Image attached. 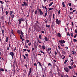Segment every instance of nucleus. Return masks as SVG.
Returning <instances> with one entry per match:
<instances>
[{
    "label": "nucleus",
    "instance_id": "f257e3e1",
    "mask_svg": "<svg viewBox=\"0 0 77 77\" xmlns=\"http://www.w3.org/2000/svg\"><path fill=\"white\" fill-rule=\"evenodd\" d=\"M18 21H19V24H21V22L25 21V19L24 18L21 17Z\"/></svg>",
    "mask_w": 77,
    "mask_h": 77
},
{
    "label": "nucleus",
    "instance_id": "f03ea898",
    "mask_svg": "<svg viewBox=\"0 0 77 77\" xmlns=\"http://www.w3.org/2000/svg\"><path fill=\"white\" fill-rule=\"evenodd\" d=\"M38 11H39V13H40V15L41 16H42L44 14H43V12L41 11V9H38Z\"/></svg>",
    "mask_w": 77,
    "mask_h": 77
},
{
    "label": "nucleus",
    "instance_id": "7ed1b4c3",
    "mask_svg": "<svg viewBox=\"0 0 77 77\" xmlns=\"http://www.w3.org/2000/svg\"><path fill=\"white\" fill-rule=\"evenodd\" d=\"M9 54L12 57V59H14V57H15V54H14V53H13V52H10Z\"/></svg>",
    "mask_w": 77,
    "mask_h": 77
},
{
    "label": "nucleus",
    "instance_id": "20e7f679",
    "mask_svg": "<svg viewBox=\"0 0 77 77\" xmlns=\"http://www.w3.org/2000/svg\"><path fill=\"white\" fill-rule=\"evenodd\" d=\"M56 21L55 22L56 24H58V25L60 24V20H59L58 19H56Z\"/></svg>",
    "mask_w": 77,
    "mask_h": 77
},
{
    "label": "nucleus",
    "instance_id": "39448f33",
    "mask_svg": "<svg viewBox=\"0 0 77 77\" xmlns=\"http://www.w3.org/2000/svg\"><path fill=\"white\" fill-rule=\"evenodd\" d=\"M59 42H60V44H63V43H65V41L64 40H59Z\"/></svg>",
    "mask_w": 77,
    "mask_h": 77
},
{
    "label": "nucleus",
    "instance_id": "423d86ee",
    "mask_svg": "<svg viewBox=\"0 0 77 77\" xmlns=\"http://www.w3.org/2000/svg\"><path fill=\"white\" fill-rule=\"evenodd\" d=\"M64 70L66 72H69V69H68V68L66 67L64 68Z\"/></svg>",
    "mask_w": 77,
    "mask_h": 77
},
{
    "label": "nucleus",
    "instance_id": "0eeeda50",
    "mask_svg": "<svg viewBox=\"0 0 77 77\" xmlns=\"http://www.w3.org/2000/svg\"><path fill=\"white\" fill-rule=\"evenodd\" d=\"M20 39H22V41H24V38H23L22 37H24V35H20Z\"/></svg>",
    "mask_w": 77,
    "mask_h": 77
},
{
    "label": "nucleus",
    "instance_id": "6e6552de",
    "mask_svg": "<svg viewBox=\"0 0 77 77\" xmlns=\"http://www.w3.org/2000/svg\"><path fill=\"white\" fill-rule=\"evenodd\" d=\"M10 16H11V17L12 19V20H13V18H14V16L15 15H14V14H10Z\"/></svg>",
    "mask_w": 77,
    "mask_h": 77
},
{
    "label": "nucleus",
    "instance_id": "1a4fd4ad",
    "mask_svg": "<svg viewBox=\"0 0 77 77\" xmlns=\"http://www.w3.org/2000/svg\"><path fill=\"white\" fill-rule=\"evenodd\" d=\"M15 65H16V66L17 67V62H15V61H14V62H13V66H14Z\"/></svg>",
    "mask_w": 77,
    "mask_h": 77
},
{
    "label": "nucleus",
    "instance_id": "9d476101",
    "mask_svg": "<svg viewBox=\"0 0 77 77\" xmlns=\"http://www.w3.org/2000/svg\"><path fill=\"white\" fill-rule=\"evenodd\" d=\"M23 4H22V6H24L25 7H26V2H23Z\"/></svg>",
    "mask_w": 77,
    "mask_h": 77
},
{
    "label": "nucleus",
    "instance_id": "9b49d317",
    "mask_svg": "<svg viewBox=\"0 0 77 77\" xmlns=\"http://www.w3.org/2000/svg\"><path fill=\"white\" fill-rule=\"evenodd\" d=\"M38 63L39 65V66H41L42 69V70H43V68H42V65H41V63L39 62H38Z\"/></svg>",
    "mask_w": 77,
    "mask_h": 77
},
{
    "label": "nucleus",
    "instance_id": "f8f14e48",
    "mask_svg": "<svg viewBox=\"0 0 77 77\" xmlns=\"http://www.w3.org/2000/svg\"><path fill=\"white\" fill-rule=\"evenodd\" d=\"M57 36L58 37H61V34L59 32L57 33Z\"/></svg>",
    "mask_w": 77,
    "mask_h": 77
},
{
    "label": "nucleus",
    "instance_id": "ddd939ff",
    "mask_svg": "<svg viewBox=\"0 0 77 77\" xmlns=\"http://www.w3.org/2000/svg\"><path fill=\"white\" fill-rule=\"evenodd\" d=\"M45 41H48V39L47 38V37H45Z\"/></svg>",
    "mask_w": 77,
    "mask_h": 77
},
{
    "label": "nucleus",
    "instance_id": "4468645a",
    "mask_svg": "<svg viewBox=\"0 0 77 77\" xmlns=\"http://www.w3.org/2000/svg\"><path fill=\"white\" fill-rule=\"evenodd\" d=\"M62 56H63V57H62ZM62 56V55H60V57H63L62 59H65V56L63 55Z\"/></svg>",
    "mask_w": 77,
    "mask_h": 77
},
{
    "label": "nucleus",
    "instance_id": "2eb2a0df",
    "mask_svg": "<svg viewBox=\"0 0 77 77\" xmlns=\"http://www.w3.org/2000/svg\"><path fill=\"white\" fill-rule=\"evenodd\" d=\"M11 33L13 35H14V36L13 37V39H14L15 38V35L14 34V32H13V33Z\"/></svg>",
    "mask_w": 77,
    "mask_h": 77
},
{
    "label": "nucleus",
    "instance_id": "dca6fc26",
    "mask_svg": "<svg viewBox=\"0 0 77 77\" xmlns=\"http://www.w3.org/2000/svg\"><path fill=\"white\" fill-rule=\"evenodd\" d=\"M11 33L13 35H14V36L13 37V39H14L15 38V35L14 34V32H13V33Z\"/></svg>",
    "mask_w": 77,
    "mask_h": 77
},
{
    "label": "nucleus",
    "instance_id": "f3484780",
    "mask_svg": "<svg viewBox=\"0 0 77 77\" xmlns=\"http://www.w3.org/2000/svg\"><path fill=\"white\" fill-rule=\"evenodd\" d=\"M62 4L63 6V8H65V4H64V2H62Z\"/></svg>",
    "mask_w": 77,
    "mask_h": 77
},
{
    "label": "nucleus",
    "instance_id": "a211bd4d",
    "mask_svg": "<svg viewBox=\"0 0 77 77\" xmlns=\"http://www.w3.org/2000/svg\"><path fill=\"white\" fill-rule=\"evenodd\" d=\"M39 38L40 39H41L42 38V36H41V34H40L39 35Z\"/></svg>",
    "mask_w": 77,
    "mask_h": 77
},
{
    "label": "nucleus",
    "instance_id": "6ab92c4d",
    "mask_svg": "<svg viewBox=\"0 0 77 77\" xmlns=\"http://www.w3.org/2000/svg\"><path fill=\"white\" fill-rule=\"evenodd\" d=\"M46 27H48V28H50V25H46Z\"/></svg>",
    "mask_w": 77,
    "mask_h": 77
},
{
    "label": "nucleus",
    "instance_id": "aec40b11",
    "mask_svg": "<svg viewBox=\"0 0 77 77\" xmlns=\"http://www.w3.org/2000/svg\"><path fill=\"white\" fill-rule=\"evenodd\" d=\"M29 72H31H31H32V68H30V69L29 70Z\"/></svg>",
    "mask_w": 77,
    "mask_h": 77
},
{
    "label": "nucleus",
    "instance_id": "412c9836",
    "mask_svg": "<svg viewBox=\"0 0 77 77\" xmlns=\"http://www.w3.org/2000/svg\"><path fill=\"white\" fill-rule=\"evenodd\" d=\"M44 17H47V12H46L45 13Z\"/></svg>",
    "mask_w": 77,
    "mask_h": 77
},
{
    "label": "nucleus",
    "instance_id": "4be33fe9",
    "mask_svg": "<svg viewBox=\"0 0 77 77\" xmlns=\"http://www.w3.org/2000/svg\"><path fill=\"white\" fill-rule=\"evenodd\" d=\"M42 48L43 50H45V46H44V45L42 46Z\"/></svg>",
    "mask_w": 77,
    "mask_h": 77
},
{
    "label": "nucleus",
    "instance_id": "5701e85b",
    "mask_svg": "<svg viewBox=\"0 0 77 77\" xmlns=\"http://www.w3.org/2000/svg\"><path fill=\"white\" fill-rule=\"evenodd\" d=\"M8 39H9V38H8V37H7L6 38L5 41H6L7 42H8Z\"/></svg>",
    "mask_w": 77,
    "mask_h": 77
},
{
    "label": "nucleus",
    "instance_id": "b1692460",
    "mask_svg": "<svg viewBox=\"0 0 77 77\" xmlns=\"http://www.w3.org/2000/svg\"><path fill=\"white\" fill-rule=\"evenodd\" d=\"M53 2H51V3H50L49 4V6H52V5H53Z\"/></svg>",
    "mask_w": 77,
    "mask_h": 77
},
{
    "label": "nucleus",
    "instance_id": "393cba45",
    "mask_svg": "<svg viewBox=\"0 0 77 77\" xmlns=\"http://www.w3.org/2000/svg\"><path fill=\"white\" fill-rule=\"evenodd\" d=\"M35 26H37V27H39V25H38V24H37V23H35Z\"/></svg>",
    "mask_w": 77,
    "mask_h": 77
},
{
    "label": "nucleus",
    "instance_id": "a878e982",
    "mask_svg": "<svg viewBox=\"0 0 77 77\" xmlns=\"http://www.w3.org/2000/svg\"><path fill=\"white\" fill-rule=\"evenodd\" d=\"M38 41L39 43H40V44H41L42 43V42H41V40H39V39L38 40Z\"/></svg>",
    "mask_w": 77,
    "mask_h": 77
},
{
    "label": "nucleus",
    "instance_id": "bb28decb",
    "mask_svg": "<svg viewBox=\"0 0 77 77\" xmlns=\"http://www.w3.org/2000/svg\"><path fill=\"white\" fill-rule=\"evenodd\" d=\"M40 51L41 53H43V54H45V53H44V52L42 51V50H40Z\"/></svg>",
    "mask_w": 77,
    "mask_h": 77
},
{
    "label": "nucleus",
    "instance_id": "cd10ccee",
    "mask_svg": "<svg viewBox=\"0 0 77 77\" xmlns=\"http://www.w3.org/2000/svg\"><path fill=\"white\" fill-rule=\"evenodd\" d=\"M11 33H14V31H13V29H11Z\"/></svg>",
    "mask_w": 77,
    "mask_h": 77
},
{
    "label": "nucleus",
    "instance_id": "c85d7f7f",
    "mask_svg": "<svg viewBox=\"0 0 77 77\" xmlns=\"http://www.w3.org/2000/svg\"><path fill=\"white\" fill-rule=\"evenodd\" d=\"M23 57L24 59H26V57H25V56H24V55H23Z\"/></svg>",
    "mask_w": 77,
    "mask_h": 77
},
{
    "label": "nucleus",
    "instance_id": "c756f323",
    "mask_svg": "<svg viewBox=\"0 0 77 77\" xmlns=\"http://www.w3.org/2000/svg\"><path fill=\"white\" fill-rule=\"evenodd\" d=\"M5 14H6V15H8V11H6L5 12Z\"/></svg>",
    "mask_w": 77,
    "mask_h": 77
},
{
    "label": "nucleus",
    "instance_id": "7c9ffc66",
    "mask_svg": "<svg viewBox=\"0 0 77 77\" xmlns=\"http://www.w3.org/2000/svg\"><path fill=\"white\" fill-rule=\"evenodd\" d=\"M48 66H51V64L50 63H49L48 64Z\"/></svg>",
    "mask_w": 77,
    "mask_h": 77
},
{
    "label": "nucleus",
    "instance_id": "2f4dec72",
    "mask_svg": "<svg viewBox=\"0 0 77 77\" xmlns=\"http://www.w3.org/2000/svg\"><path fill=\"white\" fill-rule=\"evenodd\" d=\"M67 35H68V36H70V34H69V32H68L67 33Z\"/></svg>",
    "mask_w": 77,
    "mask_h": 77
},
{
    "label": "nucleus",
    "instance_id": "473e14b6",
    "mask_svg": "<svg viewBox=\"0 0 77 77\" xmlns=\"http://www.w3.org/2000/svg\"><path fill=\"white\" fill-rule=\"evenodd\" d=\"M19 51H20V57H21V51L20 50H19Z\"/></svg>",
    "mask_w": 77,
    "mask_h": 77
},
{
    "label": "nucleus",
    "instance_id": "72a5a7b5",
    "mask_svg": "<svg viewBox=\"0 0 77 77\" xmlns=\"http://www.w3.org/2000/svg\"><path fill=\"white\" fill-rule=\"evenodd\" d=\"M28 45L29 46H30V45H31V42H30L29 43H28Z\"/></svg>",
    "mask_w": 77,
    "mask_h": 77
},
{
    "label": "nucleus",
    "instance_id": "f704fd0d",
    "mask_svg": "<svg viewBox=\"0 0 77 77\" xmlns=\"http://www.w3.org/2000/svg\"><path fill=\"white\" fill-rule=\"evenodd\" d=\"M77 34H75V35L74 36V38H76V37H77Z\"/></svg>",
    "mask_w": 77,
    "mask_h": 77
},
{
    "label": "nucleus",
    "instance_id": "c9c22d12",
    "mask_svg": "<svg viewBox=\"0 0 77 77\" xmlns=\"http://www.w3.org/2000/svg\"><path fill=\"white\" fill-rule=\"evenodd\" d=\"M72 54H75V52L74 51H72Z\"/></svg>",
    "mask_w": 77,
    "mask_h": 77
},
{
    "label": "nucleus",
    "instance_id": "e433bc0d",
    "mask_svg": "<svg viewBox=\"0 0 77 77\" xmlns=\"http://www.w3.org/2000/svg\"><path fill=\"white\" fill-rule=\"evenodd\" d=\"M1 71H2V72H3L4 71H5V70H4V69L3 68L1 69Z\"/></svg>",
    "mask_w": 77,
    "mask_h": 77
},
{
    "label": "nucleus",
    "instance_id": "4c0bfd02",
    "mask_svg": "<svg viewBox=\"0 0 77 77\" xmlns=\"http://www.w3.org/2000/svg\"><path fill=\"white\" fill-rule=\"evenodd\" d=\"M67 62V60H65V62H64V63H65H65H66Z\"/></svg>",
    "mask_w": 77,
    "mask_h": 77
},
{
    "label": "nucleus",
    "instance_id": "58836bf2",
    "mask_svg": "<svg viewBox=\"0 0 77 77\" xmlns=\"http://www.w3.org/2000/svg\"><path fill=\"white\" fill-rule=\"evenodd\" d=\"M26 43H29V40H26Z\"/></svg>",
    "mask_w": 77,
    "mask_h": 77
},
{
    "label": "nucleus",
    "instance_id": "ea45409f",
    "mask_svg": "<svg viewBox=\"0 0 77 77\" xmlns=\"http://www.w3.org/2000/svg\"><path fill=\"white\" fill-rule=\"evenodd\" d=\"M0 2L1 4H2V5L4 3V2H2V1H0Z\"/></svg>",
    "mask_w": 77,
    "mask_h": 77
},
{
    "label": "nucleus",
    "instance_id": "a19ab883",
    "mask_svg": "<svg viewBox=\"0 0 77 77\" xmlns=\"http://www.w3.org/2000/svg\"><path fill=\"white\" fill-rule=\"evenodd\" d=\"M44 8H45V9H46V11H47V8L46 7V6H45Z\"/></svg>",
    "mask_w": 77,
    "mask_h": 77
},
{
    "label": "nucleus",
    "instance_id": "79ce46f5",
    "mask_svg": "<svg viewBox=\"0 0 77 77\" xmlns=\"http://www.w3.org/2000/svg\"><path fill=\"white\" fill-rule=\"evenodd\" d=\"M73 41H74V42H76V41L77 42V40H76V39H73Z\"/></svg>",
    "mask_w": 77,
    "mask_h": 77
},
{
    "label": "nucleus",
    "instance_id": "37998d69",
    "mask_svg": "<svg viewBox=\"0 0 77 77\" xmlns=\"http://www.w3.org/2000/svg\"><path fill=\"white\" fill-rule=\"evenodd\" d=\"M48 51H50V50H51V48H48Z\"/></svg>",
    "mask_w": 77,
    "mask_h": 77
},
{
    "label": "nucleus",
    "instance_id": "c03bdc74",
    "mask_svg": "<svg viewBox=\"0 0 77 77\" xmlns=\"http://www.w3.org/2000/svg\"><path fill=\"white\" fill-rule=\"evenodd\" d=\"M16 50H17V48H16V47H15L14 48V51H15Z\"/></svg>",
    "mask_w": 77,
    "mask_h": 77
},
{
    "label": "nucleus",
    "instance_id": "a18cd8bd",
    "mask_svg": "<svg viewBox=\"0 0 77 77\" xmlns=\"http://www.w3.org/2000/svg\"><path fill=\"white\" fill-rule=\"evenodd\" d=\"M53 18L54 19V14H53Z\"/></svg>",
    "mask_w": 77,
    "mask_h": 77
},
{
    "label": "nucleus",
    "instance_id": "49530a36",
    "mask_svg": "<svg viewBox=\"0 0 77 77\" xmlns=\"http://www.w3.org/2000/svg\"><path fill=\"white\" fill-rule=\"evenodd\" d=\"M74 62H72V63H71V65H73V64H74Z\"/></svg>",
    "mask_w": 77,
    "mask_h": 77
},
{
    "label": "nucleus",
    "instance_id": "de8ad7c7",
    "mask_svg": "<svg viewBox=\"0 0 77 77\" xmlns=\"http://www.w3.org/2000/svg\"><path fill=\"white\" fill-rule=\"evenodd\" d=\"M14 12V11H10V14H12L13 13V12Z\"/></svg>",
    "mask_w": 77,
    "mask_h": 77
},
{
    "label": "nucleus",
    "instance_id": "09e8293b",
    "mask_svg": "<svg viewBox=\"0 0 77 77\" xmlns=\"http://www.w3.org/2000/svg\"><path fill=\"white\" fill-rule=\"evenodd\" d=\"M73 66L75 68H76V65H73Z\"/></svg>",
    "mask_w": 77,
    "mask_h": 77
},
{
    "label": "nucleus",
    "instance_id": "8fccbe9b",
    "mask_svg": "<svg viewBox=\"0 0 77 77\" xmlns=\"http://www.w3.org/2000/svg\"><path fill=\"white\" fill-rule=\"evenodd\" d=\"M2 34H4V30L3 29L2 30Z\"/></svg>",
    "mask_w": 77,
    "mask_h": 77
},
{
    "label": "nucleus",
    "instance_id": "3c124183",
    "mask_svg": "<svg viewBox=\"0 0 77 77\" xmlns=\"http://www.w3.org/2000/svg\"><path fill=\"white\" fill-rule=\"evenodd\" d=\"M7 50H9V49H9V47H7Z\"/></svg>",
    "mask_w": 77,
    "mask_h": 77
},
{
    "label": "nucleus",
    "instance_id": "603ef678",
    "mask_svg": "<svg viewBox=\"0 0 77 77\" xmlns=\"http://www.w3.org/2000/svg\"><path fill=\"white\" fill-rule=\"evenodd\" d=\"M68 5L69 6H71V3H69Z\"/></svg>",
    "mask_w": 77,
    "mask_h": 77
},
{
    "label": "nucleus",
    "instance_id": "864d4df0",
    "mask_svg": "<svg viewBox=\"0 0 77 77\" xmlns=\"http://www.w3.org/2000/svg\"><path fill=\"white\" fill-rule=\"evenodd\" d=\"M60 10H59L58 11V15H59L60 14Z\"/></svg>",
    "mask_w": 77,
    "mask_h": 77
},
{
    "label": "nucleus",
    "instance_id": "5fc2aeb1",
    "mask_svg": "<svg viewBox=\"0 0 77 77\" xmlns=\"http://www.w3.org/2000/svg\"><path fill=\"white\" fill-rule=\"evenodd\" d=\"M69 69H72V67H71V66H69Z\"/></svg>",
    "mask_w": 77,
    "mask_h": 77
},
{
    "label": "nucleus",
    "instance_id": "6e6d98bb",
    "mask_svg": "<svg viewBox=\"0 0 77 77\" xmlns=\"http://www.w3.org/2000/svg\"><path fill=\"white\" fill-rule=\"evenodd\" d=\"M26 26H28V24H27V21H26Z\"/></svg>",
    "mask_w": 77,
    "mask_h": 77
},
{
    "label": "nucleus",
    "instance_id": "4d7b16f0",
    "mask_svg": "<svg viewBox=\"0 0 77 77\" xmlns=\"http://www.w3.org/2000/svg\"><path fill=\"white\" fill-rule=\"evenodd\" d=\"M23 51H27V49H23Z\"/></svg>",
    "mask_w": 77,
    "mask_h": 77
},
{
    "label": "nucleus",
    "instance_id": "13d9d810",
    "mask_svg": "<svg viewBox=\"0 0 77 77\" xmlns=\"http://www.w3.org/2000/svg\"><path fill=\"white\" fill-rule=\"evenodd\" d=\"M48 9L49 11H51V10H52V9H51V8H48Z\"/></svg>",
    "mask_w": 77,
    "mask_h": 77
},
{
    "label": "nucleus",
    "instance_id": "bf43d9fd",
    "mask_svg": "<svg viewBox=\"0 0 77 77\" xmlns=\"http://www.w3.org/2000/svg\"><path fill=\"white\" fill-rule=\"evenodd\" d=\"M70 10L71 11H73V9H72V8H70Z\"/></svg>",
    "mask_w": 77,
    "mask_h": 77
},
{
    "label": "nucleus",
    "instance_id": "052dcab7",
    "mask_svg": "<svg viewBox=\"0 0 77 77\" xmlns=\"http://www.w3.org/2000/svg\"><path fill=\"white\" fill-rule=\"evenodd\" d=\"M24 66L26 67V68H27V64L25 65Z\"/></svg>",
    "mask_w": 77,
    "mask_h": 77
},
{
    "label": "nucleus",
    "instance_id": "680f3d73",
    "mask_svg": "<svg viewBox=\"0 0 77 77\" xmlns=\"http://www.w3.org/2000/svg\"><path fill=\"white\" fill-rule=\"evenodd\" d=\"M31 73V72H29V73H28V77H29V76L30 75V74Z\"/></svg>",
    "mask_w": 77,
    "mask_h": 77
},
{
    "label": "nucleus",
    "instance_id": "e2e57ef3",
    "mask_svg": "<svg viewBox=\"0 0 77 77\" xmlns=\"http://www.w3.org/2000/svg\"><path fill=\"white\" fill-rule=\"evenodd\" d=\"M21 32V34H24V33L22 32V31L21 30H20Z\"/></svg>",
    "mask_w": 77,
    "mask_h": 77
},
{
    "label": "nucleus",
    "instance_id": "0e129e2a",
    "mask_svg": "<svg viewBox=\"0 0 77 77\" xmlns=\"http://www.w3.org/2000/svg\"><path fill=\"white\" fill-rule=\"evenodd\" d=\"M27 51L28 53H30V50H27Z\"/></svg>",
    "mask_w": 77,
    "mask_h": 77
},
{
    "label": "nucleus",
    "instance_id": "69168bd1",
    "mask_svg": "<svg viewBox=\"0 0 77 77\" xmlns=\"http://www.w3.org/2000/svg\"><path fill=\"white\" fill-rule=\"evenodd\" d=\"M54 53H55V55H57V52H56V51H55V52H54Z\"/></svg>",
    "mask_w": 77,
    "mask_h": 77
},
{
    "label": "nucleus",
    "instance_id": "338daca9",
    "mask_svg": "<svg viewBox=\"0 0 77 77\" xmlns=\"http://www.w3.org/2000/svg\"><path fill=\"white\" fill-rule=\"evenodd\" d=\"M64 77H68V76L67 75H66Z\"/></svg>",
    "mask_w": 77,
    "mask_h": 77
},
{
    "label": "nucleus",
    "instance_id": "774afa93",
    "mask_svg": "<svg viewBox=\"0 0 77 77\" xmlns=\"http://www.w3.org/2000/svg\"><path fill=\"white\" fill-rule=\"evenodd\" d=\"M28 54H25V56H28Z\"/></svg>",
    "mask_w": 77,
    "mask_h": 77
}]
</instances>
